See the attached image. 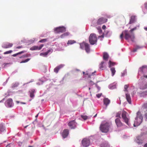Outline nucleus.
I'll return each instance as SVG.
<instances>
[{
	"mask_svg": "<svg viewBox=\"0 0 147 147\" xmlns=\"http://www.w3.org/2000/svg\"><path fill=\"white\" fill-rule=\"evenodd\" d=\"M145 8L147 9V2L144 4Z\"/></svg>",
	"mask_w": 147,
	"mask_h": 147,
	"instance_id": "nucleus-50",
	"label": "nucleus"
},
{
	"mask_svg": "<svg viewBox=\"0 0 147 147\" xmlns=\"http://www.w3.org/2000/svg\"><path fill=\"white\" fill-rule=\"evenodd\" d=\"M101 93L98 94L96 95V96L98 98H99L101 96Z\"/></svg>",
	"mask_w": 147,
	"mask_h": 147,
	"instance_id": "nucleus-42",
	"label": "nucleus"
},
{
	"mask_svg": "<svg viewBox=\"0 0 147 147\" xmlns=\"http://www.w3.org/2000/svg\"><path fill=\"white\" fill-rule=\"evenodd\" d=\"M30 54H26L25 55H23L22 56H21V57H19V58H26V57H29L30 56Z\"/></svg>",
	"mask_w": 147,
	"mask_h": 147,
	"instance_id": "nucleus-29",
	"label": "nucleus"
},
{
	"mask_svg": "<svg viewBox=\"0 0 147 147\" xmlns=\"http://www.w3.org/2000/svg\"><path fill=\"white\" fill-rule=\"evenodd\" d=\"M83 74L84 75H88V74H85V72L84 71L83 72Z\"/></svg>",
	"mask_w": 147,
	"mask_h": 147,
	"instance_id": "nucleus-55",
	"label": "nucleus"
},
{
	"mask_svg": "<svg viewBox=\"0 0 147 147\" xmlns=\"http://www.w3.org/2000/svg\"><path fill=\"white\" fill-rule=\"evenodd\" d=\"M109 125L108 123L102 124L100 127V130L102 132L107 133L109 130Z\"/></svg>",
	"mask_w": 147,
	"mask_h": 147,
	"instance_id": "nucleus-4",
	"label": "nucleus"
},
{
	"mask_svg": "<svg viewBox=\"0 0 147 147\" xmlns=\"http://www.w3.org/2000/svg\"><path fill=\"white\" fill-rule=\"evenodd\" d=\"M30 60V59H27L25 60L22 61L20 62V63H26L29 61Z\"/></svg>",
	"mask_w": 147,
	"mask_h": 147,
	"instance_id": "nucleus-36",
	"label": "nucleus"
},
{
	"mask_svg": "<svg viewBox=\"0 0 147 147\" xmlns=\"http://www.w3.org/2000/svg\"><path fill=\"white\" fill-rule=\"evenodd\" d=\"M39 113H38L36 116H35V117L36 118H37V117H38V114H39Z\"/></svg>",
	"mask_w": 147,
	"mask_h": 147,
	"instance_id": "nucleus-56",
	"label": "nucleus"
},
{
	"mask_svg": "<svg viewBox=\"0 0 147 147\" xmlns=\"http://www.w3.org/2000/svg\"><path fill=\"white\" fill-rule=\"evenodd\" d=\"M63 66V65L61 64L56 67L54 69V72L56 73H57L59 70L62 68Z\"/></svg>",
	"mask_w": 147,
	"mask_h": 147,
	"instance_id": "nucleus-17",
	"label": "nucleus"
},
{
	"mask_svg": "<svg viewBox=\"0 0 147 147\" xmlns=\"http://www.w3.org/2000/svg\"><path fill=\"white\" fill-rule=\"evenodd\" d=\"M143 147H147V143L144 145Z\"/></svg>",
	"mask_w": 147,
	"mask_h": 147,
	"instance_id": "nucleus-52",
	"label": "nucleus"
},
{
	"mask_svg": "<svg viewBox=\"0 0 147 147\" xmlns=\"http://www.w3.org/2000/svg\"><path fill=\"white\" fill-rule=\"evenodd\" d=\"M69 131V130L68 129H65L64 130L62 134V136L63 138H66L68 136Z\"/></svg>",
	"mask_w": 147,
	"mask_h": 147,
	"instance_id": "nucleus-13",
	"label": "nucleus"
},
{
	"mask_svg": "<svg viewBox=\"0 0 147 147\" xmlns=\"http://www.w3.org/2000/svg\"><path fill=\"white\" fill-rule=\"evenodd\" d=\"M107 21V18L102 17L98 20L96 23L97 25H100L106 22Z\"/></svg>",
	"mask_w": 147,
	"mask_h": 147,
	"instance_id": "nucleus-11",
	"label": "nucleus"
},
{
	"mask_svg": "<svg viewBox=\"0 0 147 147\" xmlns=\"http://www.w3.org/2000/svg\"><path fill=\"white\" fill-rule=\"evenodd\" d=\"M77 123L75 121V120L71 121L68 123V125L71 129H74L76 127Z\"/></svg>",
	"mask_w": 147,
	"mask_h": 147,
	"instance_id": "nucleus-9",
	"label": "nucleus"
},
{
	"mask_svg": "<svg viewBox=\"0 0 147 147\" xmlns=\"http://www.w3.org/2000/svg\"><path fill=\"white\" fill-rule=\"evenodd\" d=\"M13 51L12 50H9V51H6L3 54L4 55L7 54L9 53H11Z\"/></svg>",
	"mask_w": 147,
	"mask_h": 147,
	"instance_id": "nucleus-34",
	"label": "nucleus"
},
{
	"mask_svg": "<svg viewBox=\"0 0 147 147\" xmlns=\"http://www.w3.org/2000/svg\"><path fill=\"white\" fill-rule=\"evenodd\" d=\"M103 102L104 105H105L106 107L110 104V100L107 98H105L103 99Z\"/></svg>",
	"mask_w": 147,
	"mask_h": 147,
	"instance_id": "nucleus-18",
	"label": "nucleus"
},
{
	"mask_svg": "<svg viewBox=\"0 0 147 147\" xmlns=\"http://www.w3.org/2000/svg\"><path fill=\"white\" fill-rule=\"evenodd\" d=\"M96 115H97V114H96V115H95V116H94V117H96Z\"/></svg>",
	"mask_w": 147,
	"mask_h": 147,
	"instance_id": "nucleus-59",
	"label": "nucleus"
},
{
	"mask_svg": "<svg viewBox=\"0 0 147 147\" xmlns=\"http://www.w3.org/2000/svg\"><path fill=\"white\" fill-rule=\"evenodd\" d=\"M76 42V41L74 40H69L67 42V44L68 45H72L74 44Z\"/></svg>",
	"mask_w": 147,
	"mask_h": 147,
	"instance_id": "nucleus-27",
	"label": "nucleus"
},
{
	"mask_svg": "<svg viewBox=\"0 0 147 147\" xmlns=\"http://www.w3.org/2000/svg\"><path fill=\"white\" fill-rule=\"evenodd\" d=\"M101 147H109V146L108 144L105 143L102 144Z\"/></svg>",
	"mask_w": 147,
	"mask_h": 147,
	"instance_id": "nucleus-33",
	"label": "nucleus"
},
{
	"mask_svg": "<svg viewBox=\"0 0 147 147\" xmlns=\"http://www.w3.org/2000/svg\"><path fill=\"white\" fill-rule=\"evenodd\" d=\"M99 37H102V38H103L104 37V36L103 35H101L100 36H99Z\"/></svg>",
	"mask_w": 147,
	"mask_h": 147,
	"instance_id": "nucleus-54",
	"label": "nucleus"
},
{
	"mask_svg": "<svg viewBox=\"0 0 147 147\" xmlns=\"http://www.w3.org/2000/svg\"><path fill=\"white\" fill-rule=\"evenodd\" d=\"M115 123L118 127H121L123 124L119 118H117L115 120Z\"/></svg>",
	"mask_w": 147,
	"mask_h": 147,
	"instance_id": "nucleus-16",
	"label": "nucleus"
},
{
	"mask_svg": "<svg viewBox=\"0 0 147 147\" xmlns=\"http://www.w3.org/2000/svg\"><path fill=\"white\" fill-rule=\"evenodd\" d=\"M90 81L88 82L89 85L90 86H92L95 84L94 82H95V81H92V80H90Z\"/></svg>",
	"mask_w": 147,
	"mask_h": 147,
	"instance_id": "nucleus-31",
	"label": "nucleus"
},
{
	"mask_svg": "<svg viewBox=\"0 0 147 147\" xmlns=\"http://www.w3.org/2000/svg\"><path fill=\"white\" fill-rule=\"evenodd\" d=\"M5 130V129L3 127H0V131H1V132H3V131Z\"/></svg>",
	"mask_w": 147,
	"mask_h": 147,
	"instance_id": "nucleus-41",
	"label": "nucleus"
},
{
	"mask_svg": "<svg viewBox=\"0 0 147 147\" xmlns=\"http://www.w3.org/2000/svg\"><path fill=\"white\" fill-rule=\"evenodd\" d=\"M147 88V83L144 84L140 87V89L142 90H144Z\"/></svg>",
	"mask_w": 147,
	"mask_h": 147,
	"instance_id": "nucleus-30",
	"label": "nucleus"
},
{
	"mask_svg": "<svg viewBox=\"0 0 147 147\" xmlns=\"http://www.w3.org/2000/svg\"><path fill=\"white\" fill-rule=\"evenodd\" d=\"M44 46V45L42 44L39 47L36 46H34L31 47L30 50H40Z\"/></svg>",
	"mask_w": 147,
	"mask_h": 147,
	"instance_id": "nucleus-12",
	"label": "nucleus"
},
{
	"mask_svg": "<svg viewBox=\"0 0 147 147\" xmlns=\"http://www.w3.org/2000/svg\"><path fill=\"white\" fill-rule=\"evenodd\" d=\"M46 52H45L44 53H40V56H44V57H45V56H46L47 55H46Z\"/></svg>",
	"mask_w": 147,
	"mask_h": 147,
	"instance_id": "nucleus-40",
	"label": "nucleus"
},
{
	"mask_svg": "<svg viewBox=\"0 0 147 147\" xmlns=\"http://www.w3.org/2000/svg\"><path fill=\"white\" fill-rule=\"evenodd\" d=\"M22 47H22V46H19L17 47L16 48L18 49H19L22 48Z\"/></svg>",
	"mask_w": 147,
	"mask_h": 147,
	"instance_id": "nucleus-49",
	"label": "nucleus"
},
{
	"mask_svg": "<svg viewBox=\"0 0 147 147\" xmlns=\"http://www.w3.org/2000/svg\"><path fill=\"white\" fill-rule=\"evenodd\" d=\"M80 48L81 49H83L84 47L86 53H88L90 51V45L87 43L83 42L80 44Z\"/></svg>",
	"mask_w": 147,
	"mask_h": 147,
	"instance_id": "nucleus-6",
	"label": "nucleus"
},
{
	"mask_svg": "<svg viewBox=\"0 0 147 147\" xmlns=\"http://www.w3.org/2000/svg\"><path fill=\"white\" fill-rule=\"evenodd\" d=\"M2 58L0 56V59Z\"/></svg>",
	"mask_w": 147,
	"mask_h": 147,
	"instance_id": "nucleus-61",
	"label": "nucleus"
},
{
	"mask_svg": "<svg viewBox=\"0 0 147 147\" xmlns=\"http://www.w3.org/2000/svg\"><path fill=\"white\" fill-rule=\"evenodd\" d=\"M136 27H135L130 30L129 32L127 30L123 31L120 35V39L122 40L124 34L125 39L128 42H129L130 41L132 42H134L135 37L134 34L133 33V31L136 30Z\"/></svg>",
	"mask_w": 147,
	"mask_h": 147,
	"instance_id": "nucleus-1",
	"label": "nucleus"
},
{
	"mask_svg": "<svg viewBox=\"0 0 147 147\" xmlns=\"http://www.w3.org/2000/svg\"><path fill=\"white\" fill-rule=\"evenodd\" d=\"M89 41L91 45L95 44L97 41V38L95 34L92 33L91 34L89 37Z\"/></svg>",
	"mask_w": 147,
	"mask_h": 147,
	"instance_id": "nucleus-3",
	"label": "nucleus"
},
{
	"mask_svg": "<svg viewBox=\"0 0 147 147\" xmlns=\"http://www.w3.org/2000/svg\"><path fill=\"white\" fill-rule=\"evenodd\" d=\"M110 70L112 73V76H113L115 74L116 72L115 69L114 67H112L110 69Z\"/></svg>",
	"mask_w": 147,
	"mask_h": 147,
	"instance_id": "nucleus-26",
	"label": "nucleus"
},
{
	"mask_svg": "<svg viewBox=\"0 0 147 147\" xmlns=\"http://www.w3.org/2000/svg\"><path fill=\"white\" fill-rule=\"evenodd\" d=\"M69 32H66L65 33H64L63 34L61 35L60 36V37L61 38H63L65 36H69Z\"/></svg>",
	"mask_w": 147,
	"mask_h": 147,
	"instance_id": "nucleus-24",
	"label": "nucleus"
},
{
	"mask_svg": "<svg viewBox=\"0 0 147 147\" xmlns=\"http://www.w3.org/2000/svg\"><path fill=\"white\" fill-rule=\"evenodd\" d=\"M94 73H92V75H89L88 76V78H92L91 77L92 76H93V75H94V74H94Z\"/></svg>",
	"mask_w": 147,
	"mask_h": 147,
	"instance_id": "nucleus-47",
	"label": "nucleus"
},
{
	"mask_svg": "<svg viewBox=\"0 0 147 147\" xmlns=\"http://www.w3.org/2000/svg\"><path fill=\"white\" fill-rule=\"evenodd\" d=\"M90 143V141L89 139L84 138L82 141V144L84 147H87L89 146Z\"/></svg>",
	"mask_w": 147,
	"mask_h": 147,
	"instance_id": "nucleus-8",
	"label": "nucleus"
},
{
	"mask_svg": "<svg viewBox=\"0 0 147 147\" xmlns=\"http://www.w3.org/2000/svg\"><path fill=\"white\" fill-rule=\"evenodd\" d=\"M28 125H27V126H25L24 127V128H26L28 126Z\"/></svg>",
	"mask_w": 147,
	"mask_h": 147,
	"instance_id": "nucleus-58",
	"label": "nucleus"
},
{
	"mask_svg": "<svg viewBox=\"0 0 147 147\" xmlns=\"http://www.w3.org/2000/svg\"><path fill=\"white\" fill-rule=\"evenodd\" d=\"M47 39H42L40 40L38 42H45L46 41H47Z\"/></svg>",
	"mask_w": 147,
	"mask_h": 147,
	"instance_id": "nucleus-39",
	"label": "nucleus"
},
{
	"mask_svg": "<svg viewBox=\"0 0 147 147\" xmlns=\"http://www.w3.org/2000/svg\"><path fill=\"white\" fill-rule=\"evenodd\" d=\"M144 74V77L147 78V66L144 65L139 68L138 73Z\"/></svg>",
	"mask_w": 147,
	"mask_h": 147,
	"instance_id": "nucleus-5",
	"label": "nucleus"
},
{
	"mask_svg": "<svg viewBox=\"0 0 147 147\" xmlns=\"http://www.w3.org/2000/svg\"><path fill=\"white\" fill-rule=\"evenodd\" d=\"M143 117L140 111L137 113V116L135 119L134 125V127L139 125L142 122Z\"/></svg>",
	"mask_w": 147,
	"mask_h": 147,
	"instance_id": "nucleus-2",
	"label": "nucleus"
},
{
	"mask_svg": "<svg viewBox=\"0 0 147 147\" xmlns=\"http://www.w3.org/2000/svg\"><path fill=\"white\" fill-rule=\"evenodd\" d=\"M7 105L9 107H11L13 105V100L12 99L9 98L5 102Z\"/></svg>",
	"mask_w": 147,
	"mask_h": 147,
	"instance_id": "nucleus-14",
	"label": "nucleus"
},
{
	"mask_svg": "<svg viewBox=\"0 0 147 147\" xmlns=\"http://www.w3.org/2000/svg\"><path fill=\"white\" fill-rule=\"evenodd\" d=\"M109 67H111L112 66H114L115 65V63L111 62V61H109Z\"/></svg>",
	"mask_w": 147,
	"mask_h": 147,
	"instance_id": "nucleus-28",
	"label": "nucleus"
},
{
	"mask_svg": "<svg viewBox=\"0 0 147 147\" xmlns=\"http://www.w3.org/2000/svg\"><path fill=\"white\" fill-rule=\"evenodd\" d=\"M142 48L141 47L137 45L135 48L133 49L132 52H136L138 49H141Z\"/></svg>",
	"mask_w": 147,
	"mask_h": 147,
	"instance_id": "nucleus-25",
	"label": "nucleus"
},
{
	"mask_svg": "<svg viewBox=\"0 0 147 147\" xmlns=\"http://www.w3.org/2000/svg\"><path fill=\"white\" fill-rule=\"evenodd\" d=\"M98 32L100 33H101L102 32V31L100 28H98Z\"/></svg>",
	"mask_w": 147,
	"mask_h": 147,
	"instance_id": "nucleus-43",
	"label": "nucleus"
},
{
	"mask_svg": "<svg viewBox=\"0 0 147 147\" xmlns=\"http://www.w3.org/2000/svg\"><path fill=\"white\" fill-rule=\"evenodd\" d=\"M129 86L128 84L125 85L124 86V91L125 92H127L128 91L127 90V88L129 87Z\"/></svg>",
	"mask_w": 147,
	"mask_h": 147,
	"instance_id": "nucleus-32",
	"label": "nucleus"
},
{
	"mask_svg": "<svg viewBox=\"0 0 147 147\" xmlns=\"http://www.w3.org/2000/svg\"><path fill=\"white\" fill-rule=\"evenodd\" d=\"M144 106L145 108H147V102L144 104Z\"/></svg>",
	"mask_w": 147,
	"mask_h": 147,
	"instance_id": "nucleus-48",
	"label": "nucleus"
},
{
	"mask_svg": "<svg viewBox=\"0 0 147 147\" xmlns=\"http://www.w3.org/2000/svg\"><path fill=\"white\" fill-rule=\"evenodd\" d=\"M19 53H17L16 54H14L13 55H12V56H13V57H16V56H17V55H19Z\"/></svg>",
	"mask_w": 147,
	"mask_h": 147,
	"instance_id": "nucleus-46",
	"label": "nucleus"
},
{
	"mask_svg": "<svg viewBox=\"0 0 147 147\" xmlns=\"http://www.w3.org/2000/svg\"><path fill=\"white\" fill-rule=\"evenodd\" d=\"M121 114V112H119L116 113V117H119L121 118L120 115Z\"/></svg>",
	"mask_w": 147,
	"mask_h": 147,
	"instance_id": "nucleus-37",
	"label": "nucleus"
},
{
	"mask_svg": "<svg viewBox=\"0 0 147 147\" xmlns=\"http://www.w3.org/2000/svg\"><path fill=\"white\" fill-rule=\"evenodd\" d=\"M13 45V44L12 43L7 42L4 44L2 46V47L4 49H7L12 47Z\"/></svg>",
	"mask_w": 147,
	"mask_h": 147,
	"instance_id": "nucleus-15",
	"label": "nucleus"
},
{
	"mask_svg": "<svg viewBox=\"0 0 147 147\" xmlns=\"http://www.w3.org/2000/svg\"><path fill=\"white\" fill-rule=\"evenodd\" d=\"M28 147H32L31 146H29Z\"/></svg>",
	"mask_w": 147,
	"mask_h": 147,
	"instance_id": "nucleus-62",
	"label": "nucleus"
},
{
	"mask_svg": "<svg viewBox=\"0 0 147 147\" xmlns=\"http://www.w3.org/2000/svg\"><path fill=\"white\" fill-rule=\"evenodd\" d=\"M136 21V17L135 16H131L130 21L129 24H131L135 22Z\"/></svg>",
	"mask_w": 147,
	"mask_h": 147,
	"instance_id": "nucleus-20",
	"label": "nucleus"
},
{
	"mask_svg": "<svg viewBox=\"0 0 147 147\" xmlns=\"http://www.w3.org/2000/svg\"><path fill=\"white\" fill-rule=\"evenodd\" d=\"M81 117L84 120H86L88 119V117L86 115L84 116L82 115Z\"/></svg>",
	"mask_w": 147,
	"mask_h": 147,
	"instance_id": "nucleus-38",
	"label": "nucleus"
},
{
	"mask_svg": "<svg viewBox=\"0 0 147 147\" xmlns=\"http://www.w3.org/2000/svg\"><path fill=\"white\" fill-rule=\"evenodd\" d=\"M126 97L127 102L129 104H131V101L130 95L129 94H126Z\"/></svg>",
	"mask_w": 147,
	"mask_h": 147,
	"instance_id": "nucleus-21",
	"label": "nucleus"
},
{
	"mask_svg": "<svg viewBox=\"0 0 147 147\" xmlns=\"http://www.w3.org/2000/svg\"><path fill=\"white\" fill-rule=\"evenodd\" d=\"M144 29L145 30L147 31V27H144Z\"/></svg>",
	"mask_w": 147,
	"mask_h": 147,
	"instance_id": "nucleus-53",
	"label": "nucleus"
},
{
	"mask_svg": "<svg viewBox=\"0 0 147 147\" xmlns=\"http://www.w3.org/2000/svg\"><path fill=\"white\" fill-rule=\"evenodd\" d=\"M105 62L103 61H102L99 65V68L102 70L103 69V68L105 67V65L104 64Z\"/></svg>",
	"mask_w": 147,
	"mask_h": 147,
	"instance_id": "nucleus-23",
	"label": "nucleus"
},
{
	"mask_svg": "<svg viewBox=\"0 0 147 147\" xmlns=\"http://www.w3.org/2000/svg\"><path fill=\"white\" fill-rule=\"evenodd\" d=\"M54 31L56 33H63L66 31V28L64 26L57 27L55 28Z\"/></svg>",
	"mask_w": 147,
	"mask_h": 147,
	"instance_id": "nucleus-7",
	"label": "nucleus"
},
{
	"mask_svg": "<svg viewBox=\"0 0 147 147\" xmlns=\"http://www.w3.org/2000/svg\"><path fill=\"white\" fill-rule=\"evenodd\" d=\"M109 58V55L106 52H104L103 53V59L104 60L108 61Z\"/></svg>",
	"mask_w": 147,
	"mask_h": 147,
	"instance_id": "nucleus-19",
	"label": "nucleus"
},
{
	"mask_svg": "<svg viewBox=\"0 0 147 147\" xmlns=\"http://www.w3.org/2000/svg\"><path fill=\"white\" fill-rule=\"evenodd\" d=\"M127 113L125 111H123L122 113L121 117L124 121L127 124L129 125V119L126 116Z\"/></svg>",
	"mask_w": 147,
	"mask_h": 147,
	"instance_id": "nucleus-10",
	"label": "nucleus"
},
{
	"mask_svg": "<svg viewBox=\"0 0 147 147\" xmlns=\"http://www.w3.org/2000/svg\"><path fill=\"white\" fill-rule=\"evenodd\" d=\"M145 92H146V94H147V91Z\"/></svg>",
	"mask_w": 147,
	"mask_h": 147,
	"instance_id": "nucleus-60",
	"label": "nucleus"
},
{
	"mask_svg": "<svg viewBox=\"0 0 147 147\" xmlns=\"http://www.w3.org/2000/svg\"><path fill=\"white\" fill-rule=\"evenodd\" d=\"M35 90L34 89H32L29 91L30 93V96L31 98H33L34 96V93L35 92Z\"/></svg>",
	"mask_w": 147,
	"mask_h": 147,
	"instance_id": "nucleus-22",
	"label": "nucleus"
},
{
	"mask_svg": "<svg viewBox=\"0 0 147 147\" xmlns=\"http://www.w3.org/2000/svg\"><path fill=\"white\" fill-rule=\"evenodd\" d=\"M53 51V50L52 49H51L47 51V52H46V55H48L50 53H52Z\"/></svg>",
	"mask_w": 147,
	"mask_h": 147,
	"instance_id": "nucleus-35",
	"label": "nucleus"
},
{
	"mask_svg": "<svg viewBox=\"0 0 147 147\" xmlns=\"http://www.w3.org/2000/svg\"><path fill=\"white\" fill-rule=\"evenodd\" d=\"M25 52H26L25 51H20V52H19L18 53H19V54L20 55V54H22L24 53Z\"/></svg>",
	"mask_w": 147,
	"mask_h": 147,
	"instance_id": "nucleus-45",
	"label": "nucleus"
},
{
	"mask_svg": "<svg viewBox=\"0 0 147 147\" xmlns=\"http://www.w3.org/2000/svg\"><path fill=\"white\" fill-rule=\"evenodd\" d=\"M89 90H90V88H89Z\"/></svg>",
	"mask_w": 147,
	"mask_h": 147,
	"instance_id": "nucleus-63",
	"label": "nucleus"
},
{
	"mask_svg": "<svg viewBox=\"0 0 147 147\" xmlns=\"http://www.w3.org/2000/svg\"><path fill=\"white\" fill-rule=\"evenodd\" d=\"M124 75V74L123 73H122V76H123Z\"/></svg>",
	"mask_w": 147,
	"mask_h": 147,
	"instance_id": "nucleus-57",
	"label": "nucleus"
},
{
	"mask_svg": "<svg viewBox=\"0 0 147 147\" xmlns=\"http://www.w3.org/2000/svg\"><path fill=\"white\" fill-rule=\"evenodd\" d=\"M102 29H105L106 28V26L105 25H104L102 26Z\"/></svg>",
	"mask_w": 147,
	"mask_h": 147,
	"instance_id": "nucleus-51",
	"label": "nucleus"
},
{
	"mask_svg": "<svg viewBox=\"0 0 147 147\" xmlns=\"http://www.w3.org/2000/svg\"><path fill=\"white\" fill-rule=\"evenodd\" d=\"M144 118L147 120V112H146L144 115Z\"/></svg>",
	"mask_w": 147,
	"mask_h": 147,
	"instance_id": "nucleus-44",
	"label": "nucleus"
}]
</instances>
